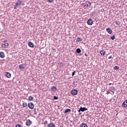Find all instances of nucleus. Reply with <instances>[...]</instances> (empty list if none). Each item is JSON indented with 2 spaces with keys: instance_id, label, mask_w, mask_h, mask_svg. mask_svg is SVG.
<instances>
[{
  "instance_id": "nucleus-17",
  "label": "nucleus",
  "mask_w": 127,
  "mask_h": 127,
  "mask_svg": "<svg viewBox=\"0 0 127 127\" xmlns=\"http://www.w3.org/2000/svg\"><path fill=\"white\" fill-rule=\"evenodd\" d=\"M80 127H88V126L86 124L82 123L80 125Z\"/></svg>"
},
{
  "instance_id": "nucleus-33",
  "label": "nucleus",
  "mask_w": 127,
  "mask_h": 127,
  "mask_svg": "<svg viewBox=\"0 0 127 127\" xmlns=\"http://www.w3.org/2000/svg\"><path fill=\"white\" fill-rule=\"evenodd\" d=\"M76 72L75 71H74L72 73V76H74V75H75V73Z\"/></svg>"
},
{
  "instance_id": "nucleus-11",
  "label": "nucleus",
  "mask_w": 127,
  "mask_h": 127,
  "mask_svg": "<svg viewBox=\"0 0 127 127\" xmlns=\"http://www.w3.org/2000/svg\"><path fill=\"white\" fill-rule=\"evenodd\" d=\"M28 45L29 47H31V48H33V46H34V44L31 42H29L28 43Z\"/></svg>"
},
{
  "instance_id": "nucleus-29",
  "label": "nucleus",
  "mask_w": 127,
  "mask_h": 127,
  "mask_svg": "<svg viewBox=\"0 0 127 127\" xmlns=\"http://www.w3.org/2000/svg\"><path fill=\"white\" fill-rule=\"evenodd\" d=\"M109 91L112 92V93H113V95H114V94H115V92H114V91L112 90V89H109Z\"/></svg>"
},
{
  "instance_id": "nucleus-39",
  "label": "nucleus",
  "mask_w": 127,
  "mask_h": 127,
  "mask_svg": "<svg viewBox=\"0 0 127 127\" xmlns=\"http://www.w3.org/2000/svg\"><path fill=\"white\" fill-rule=\"evenodd\" d=\"M75 81H73V85H75Z\"/></svg>"
},
{
  "instance_id": "nucleus-5",
  "label": "nucleus",
  "mask_w": 127,
  "mask_h": 127,
  "mask_svg": "<svg viewBox=\"0 0 127 127\" xmlns=\"http://www.w3.org/2000/svg\"><path fill=\"white\" fill-rule=\"evenodd\" d=\"M87 23L88 25H92L93 24V20L91 18L87 20Z\"/></svg>"
},
{
  "instance_id": "nucleus-3",
  "label": "nucleus",
  "mask_w": 127,
  "mask_h": 127,
  "mask_svg": "<svg viewBox=\"0 0 127 127\" xmlns=\"http://www.w3.org/2000/svg\"><path fill=\"white\" fill-rule=\"evenodd\" d=\"M70 94L73 95V96H75V95H78V90L76 89H73L70 91Z\"/></svg>"
},
{
  "instance_id": "nucleus-8",
  "label": "nucleus",
  "mask_w": 127,
  "mask_h": 127,
  "mask_svg": "<svg viewBox=\"0 0 127 127\" xmlns=\"http://www.w3.org/2000/svg\"><path fill=\"white\" fill-rule=\"evenodd\" d=\"M26 126L29 127V126L31 125V121H30V120H27L26 122Z\"/></svg>"
},
{
  "instance_id": "nucleus-25",
  "label": "nucleus",
  "mask_w": 127,
  "mask_h": 127,
  "mask_svg": "<svg viewBox=\"0 0 127 127\" xmlns=\"http://www.w3.org/2000/svg\"><path fill=\"white\" fill-rule=\"evenodd\" d=\"M111 39H112V40H115V39H116V36H115V35H113V36L111 37Z\"/></svg>"
},
{
  "instance_id": "nucleus-19",
  "label": "nucleus",
  "mask_w": 127,
  "mask_h": 127,
  "mask_svg": "<svg viewBox=\"0 0 127 127\" xmlns=\"http://www.w3.org/2000/svg\"><path fill=\"white\" fill-rule=\"evenodd\" d=\"M115 23L118 25V26H120V25H121V22L119 21H116Z\"/></svg>"
},
{
  "instance_id": "nucleus-26",
  "label": "nucleus",
  "mask_w": 127,
  "mask_h": 127,
  "mask_svg": "<svg viewBox=\"0 0 127 127\" xmlns=\"http://www.w3.org/2000/svg\"><path fill=\"white\" fill-rule=\"evenodd\" d=\"M119 66H117V65H116V66H114V69H115V70H119Z\"/></svg>"
},
{
  "instance_id": "nucleus-16",
  "label": "nucleus",
  "mask_w": 127,
  "mask_h": 127,
  "mask_svg": "<svg viewBox=\"0 0 127 127\" xmlns=\"http://www.w3.org/2000/svg\"><path fill=\"white\" fill-rule=\"evenodd\" d=\"M70 112H71V109H67L65 110L64 114H68V113H70Z\"/></svg>"
},
{
  "instance_id": "nucleus-6",
  "label": "nucleus",
  "mask_w": 127,
  "mask_h": 127,
  "mask_svg": "<svg viewBox=\"0 0 127 127\" xmlns=\"http://www.w3.org/2000/svg\"><path fill=\"white\" fill-rule=\"evenodd\" d=\"M85 3H86V4L84 5V6H86H86H91V4H92L91 2H90L89 1H86Z\"/></svg>"
},
{
  "instance_id": "nucleus-21",
  "label": "nucleus",
  "mask_w": 127,
  "mask_h": 127,
  "mask_svg": "<svg viewBox=\"0 0 127 127\" xmlns=\"http://www.w3.org/2000/svg\"><path fill=\"white\" fill-rule=\"evenodd\" d=\"M33 99H34L33 97L29 96V97H28L29 101H33Z\"/></svg>"
},
{
  "instance_id": "nucleus-13",
  "label": "nucleus",
  "mask_w": 127,
  "mask_h": 127,
  "mask_svg": "<svg viewBox=\"0 0 127 127\" xmlns=\"http://www.w3.org/2000/svg\"><path fill=\"white\" fill-rule=\"evenodd\" d=\"M80 111H81V112H85V111H88V108H86V107H80Z\"/></svg>"
},
{
  "instance_id": "nucleus-7",
  "label": "nucleus",
  "mask_w": 127,
  "mask_h": 127,
  "mask_svg": "<svg viewBox=\"0 0 127 127\" xmlns=\"http://www.w3.org/2000/svg\"><path fill=\"white\" fill-rule=\"evenodd\" d=\"M25 68V64H20L19 65V69H20L21 70H22L23 69H24Z\"/></svg>"
},
{
  "instance_id": "nucleus-24",
  "label": "nucleus",
  "mask_w": 127,
  "mask_h": 127,
  "mask_svg": "<svg viewBox=\"0 0 127 127\" xmlns=\"http://www.w3.org/2000/svg\"><path fill=\"white\" fill-rule=\"evenodd\" d=\"M76 41L78 42H81V41H82V39L81 38H78Z\"/></svg>"
},
{
  "instance_id": "nucleus-14",
  "label": "nucleus",
  "mask_w": 127,
  "mask_h": 127,
  "mask_svg": "<svg viewBox=\"0 0 127 127\" xmlns=\"http://www.w3.org/2000/svg\"><path fill=\"white\" fill-rule=\"evenodd\" d=\"M51 90L53 91V92H56V91H57V87H56L55 86H53L51 87Z\"/></svg>"
},
{
  "instance_id": "nucleus-2",
  "label": "nucleus",
  "mask_w": 127,
  "mask_h": 127,
  "mask_svg": "<svg viewBox=\"0 0 127 127\" xmlns=\"http://www.w3.org/2000/svg\"><path fill=\"white\" fill-rule=\"evenodd\" d=\"M1 47L3 48H6L8 47V42H7V41H4L1 44Z\"/></svg>"
},
{
  "instance_id": "nucleus-41",
  "label": "nucleus",
  "mask_w": 127,
  "mask_h": 127,
  "mask_svg": "<svg viewBox=\"0 0 127 127\" xmlns=\"http://www.w3.org/2000/svg\"><path fill=\"white\" fill-rule=\"evenodd\" d=\"M85 56H87V54H85Z\"/></svg>"
},
{
  "instance_id": "nucleus-31",
  "label": "nucleus",
  "mask_w": 127,
  "mask_h": 127,
  "mask_svg": "<svg viewBox=\"0 0 127 127\" xmlns=\"http://www.w3.org/2000/svg\"><path fill=\"white\" fill-rule=\"evenodd\" d=\"M48 2H53V0H48Z\"/></svg>"
},
{
  "instance_id": "nucleus-32",
  "label": "nucleus",
  "mask_w": 127,
  "mask_h": 127,
  "mask_svg": "<svg viewBox=\"0 0 127 127\" xmlns=\"http://www.w3.org/2000/svg\"><path fill=\"white\" fill-rule=\"evenodd\" d=\"M48 122H47V121H45L44 125H48Z\"/></svg>"
},
{
  "instance_id": "nucleus-20",
  "label": "nucleus",
  "mask_w": 127,
  "mask_h": 127,
  "mask_svg": "<svg viewBox=\"0 0 127 127\" xmlns=\"http://www.w3.org/2000/svg\"><path fill=\"white\" fill-rule=\"evenodd\" d=\"M76 53H81V49L78 48L76 50Z\"/></svg>"
},
{
  "instance_id": "nucleus-1",
  "label": "nucleus",
  "mask_w": 127,
  "mask_h": 127,
  "mask_svg": "<svg viewBox=\"0 0 127 127\" xmlns=\"http://www.w3.org/2000/svg\"><path fill=\"white\" fill-rule=\"evenodd\" d=\"M21 4V1L20 0H18L14 6V9H16L17 7H18V6H20Z\"/></svg>"
},
{
  "instance_id": "nucleus-28",
  "label": "nucleus",
  "mask_w": 127,
  "mask_h": 127,
  "mask_svg": "<svg viewBox=\"0 0 127 127\" xmlns=\"http://www.w3.org/2000/svg\"><path fill=\"white\" fill-rule=\"evenodd\" d=\"M15 127H21V125L20 124H17L15 126Z\"/></svg>"
},
{
  "instance_id": "nucleus-36",
  "label": "nucleus",
  "mask_w": 127,
  "mask_h": 127,
  "mask_svg": "<svg viewBox=\"0 0 127 127\" xmlns=\"http://www.w3.org/2000/svg\"><path fill=\"white\" fill-rule=\"evenodd\" d=\"M112 56H110V57H109L108 58V59H112Z\"/></svg>"
},
{
  "instance_id": "nucleus-34",
  "label": "nucleus",
  "mask_w": 127,
  "mask_h": 127,
  "mask_svg": "<svg viewBox=\"0 0 127 127\" xmlns=\"http://www.w3.org/2000/svg\"><path fill=\"white\" fill-rule=\"evenodd\" d=\"M59 64H60V65H62V66H63L64 65L63 63H59Z\"/></svg>"
},
{
  "instance_id": "nucleus-40",
  "label": "nucleus",
  "mask_w": 127,
  "mask_h": 127,
  "mask_svg": "<svg viewBox=\"0 0 127 127\" xmlns=\"http://www.w3.org/2000/svg\"><path fill=\"white\" fill-rule=\"evenodd\" d=\"M5 108H6V109H7L8 108V107L5 106Z\"/></svg>"
},
{
  "instance_id": "nucleus-15",
  "label": "nucleus",
  "mask_w": 127,
  "mask_h": 127,
  "mask_svg": "<svg viewBox=\"0 0 127 127\" xmlns=\"http://www.w3.org/2000/svg\"><path fill=\"white\" fill-rule=\"evenodd\" d=\"M0 57H1V58H4V53H3V52H0Z\"/></svg>"
},
{
  "instance_id": "nucleus-9",
  "label": "nucleus",
  "mask_w": 127,
  "mask_h": 127,
  "mask_svg": "<svg viewBox=\"0 0 127 127\" xmlns=\"http://www.w3.org/2000/svg\"><path fill=\"white\" fill-rule=\"evenodd\" d=\"M106 31H107V32L109 33V34H112V33H113V31L112 30V29H111V28H108L106 29Z\"/></svg>"
},
{
  "instance_id": "nucleus-30",
  "label": "nucleus",
  "mask_w": 127,
  "mask_h": 127,
  "mask_svg": "<svg viewBox=\"0 0 127 127\" xmlns=\"http://www.w3.org/2000/svg\"><path fill=\"white\" fill-rule=\"evenodd\" d=\"M110 90H115V87H114V86H112L111 87H110Z\"/></svg>"
},
{
  "instance_id": "nucleus-4",
  "label": "nucleus",
  "mask_w": 127,
  "mask_h": 127,
  "mask_svg": "<svg viewBox=\"0 0 127 127\" xmlns=\"http://www.w3.org/2000/svg\"><path fill=\"white\" fill-rule=\"evenodd\" d=\"M28 107L31 110H33V109H34V104L31 102H30L28 104Z\"/></svg>"
},
{
  "instance_id": "nucleus-18",
  "label": "nucleus",
  "mask_w": 127,
  "mask_h": 127,
  "mask_svg": "<svg viewBox=\"0 0 127 127\" xmlns=\"http://www.w3.org/2000/svg\"><path fill=\"white\" fill-rule=\"evenodd\" d=\"M48 127H55V125L53 124H49L48 125Z\"/></svg>"
},
{
  "instance_id": "nucleus-12",
  "label": "nucleus",
  "mask_w": 127,
  "mask_h": 127,
  "mask_svg": "<svg viewBox=\"0 0 127 127\" xmlns=\"http://www.w3.org/2000/svg\"><path fill=\"white\" fill-rule=\"evenodd\" d=\"M5 77H6V78H10V77H11V74H10V73L9 72H6L5 73Z\"/></svg>"
},
{
  "instance_id": "nucleus-27",
  "label": "nucleus",
  "mask_w": 127,
  "mask_h": 127,
  "mask_svg": "<svg viewBox=\"0 0 127 127\" xmlns=\"http://www.w3.org/2000/svg\"><path fill=\"white\" fill-rule=\"evenodd\" d=\"M54 100H58V97L54 96Z\"/></svg>"
},
{
  "instance_id": "nucleus-23",
  "label": "nucleus",
  "mask_w": 127,
  "mask_h": 127,
  "mask_svg": "<svg viewBox=\"0 0 127 127\" xmlns=\"http://www.w3.org/2000/svg\"><path fill=\"white\" fill-rule=\"evenodd\" d=\"M100 54L102 55V56H104V55H105V51L104 50L101 51Z\"/></svg>"
},
{
  "instance_id": "nucleus-38",
  "label": "nucleus",
  "mask_w": 127,
  "mask_h": 127,
  "mask_svg": "<svg viewBox=\"0 0 127 127\" xmlns=\"http://www.w3.org/2000/svg\"><path fill=\"white\" fill-rule=\"evenodd\" d=\"M108 85H109V86H111V85H112V83H110L108 84Z\"/></svg>"
},
{
  "instance_id": "nucleus-22",
  "label": "nucleus",
  "mask_w": 127,
  "mask_h": 127,
  "mask_svg": "<svg viewBox=\"0 0 127 127\" xmlns=\"http://www.w3.org/2000/svg\"><path fill=\"white\" fill-rule=\"evenodd\" d=\"M22 106H23V108H26V107H27V103H25V102H24L23 103Z\"/></svg>"
},
{
  "instance_id": "nucleus-10",
  "label": "nucleus",
  "mask_w": 127,
  "mask_h": 127,
  "mask_svg": "<svg viewBox=\"0 0 127 127\" xmlns=\"http://www.w3.org/2000/svg\"><path fill=\"white\" fill-rule=\"evenodd\" d=\"M123 107L124 108H127V100H125L122 104Z\"/></svg>"
},
{
  "instance_id": "nucleus-35",
  "label": "nucleus",
  "mask_w": 127,
  "mask_h": 127,
  "mask_svg": "<svg viewBox=\"0 0 127 127\" xmlns=\"http://www.w3.org/2000/svg\"><path fill=\"white\" fill-rule=\"evenodd\" d=\"M106 94H107V95H109V94H111V92L107 91Z\"/></svg>"
},
{
  "instance_id": "nucleus-37",
  "label": "nucleus",
  "mask_w": 127,
  "mask_h": 127,
  "mask_svg": "<svg viewBox=\"0 0 127 127\" xmlns=\"http://www.w3.org/2000/svg\"><path fill=\"white\" fill-rule=\"evenodd\" d=\"M78 113H80L81 112V110H80V108L78 110Z\"/></svg>"
}]
</instances>
